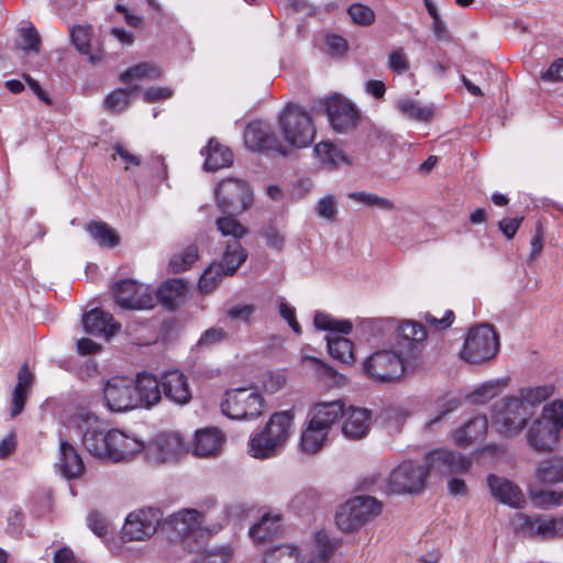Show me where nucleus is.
Wrapping results in <instances>:
<instances>
[{
    "label": "nucleus",
    "mask_w": 563,
    "mask_h": 563,
    "mask_svg": "<svg viewBox=\"0 0 563 563\" xmlns=\"http://www.w3.org/2000/svg\"><path fill=\"white\" fill-rule=\"evenodd\" d=\"M292 416L288 411L272 415L263 431L249 441L252 457H269L284 444L290 428Z\"/></svg>",
    "instance_id": "obj_4"
},
{
    "label": "nucleus",
    "mask_w": 563,
    "mask_h": 563,
    "mask_svg": "<svg viewBox=\"0 0 563 563\" xmlns=\"http://www.w3.org/2000/svg\"><path fill=\"white\" fill-rule=\"evenodd\" d=\"M320 501L316 489H307L297 494L290 501V507L297 512L312 510Z\"/></svg>",
    "instance_id": "obj_51"
},
{
    "label": "nucleus",
    "mask_w": 563,
    "mask_h": 563,
    "mask_svg": "<svg viewBox=\"0 0 563 563\" xmlns=\"http://www.w3.org/2000/svg\"><path fill=\"white\" fill-rule=\"evenodd\" d=\"M278 124L285 142L291 147H308L314 139L316 126L311 115L300 106L289 103L279 114Z\"/></svg>",
    "instance_id": "obj_3"
},
{
    "label": "nucleus",
    "mask_w": 563,
    "mask_h": 563,
    "mask_svg": "<svg viewBox=\"0 0 563 563\" xmlns=\"http://www.w3.org/2000/svg\"><path fill=\"white\" fill-rule=\"evenodd\" d=\"M154 445L163 456H180L188 453L187 444L177 433L158 435Z\"/></svg>",
    "instance_id": "obj_38"
},
{
    "label": "nucleus",
    "mask_w": 563,
    "mask_h": 563,
    "mask_svg": "<svg viewBox=\"0 0 563 563\" xmlns=\"http://www.w3.org/2000/svg\"><path fill=\"white\" fill-rule=\"evenodd\" d=\"M231 555L229 548H214L197 553L190 563H229Z\"/></svg>",
    "instance_id": "obj_52"
},
{
    "label": "nucleus",
    "mask_w": 563,
    "mask_h": 563,
    "mask_svg": "<svg viewBox=\"0 0 563 563\" xmlns=\"http://www.w3.org/2000/svg\"><path fill=\"white\" fill-rule=\"evenodd\" d=\"M161 386L165 397L177 405H186L192 397L191 387L184 373L173 369L161 376Z\"/></svg>",
    "instance_id": "obj_20"
},
{
    "label": "nucleus",
    "mask_w": 563,
    "mask_h": 563,
    "mask_svg": "<svg viewBox=\"0 0 563 563\" xmlns=\"http://www.w3.org/2000/svg\"><path fill=\"white\" fill-rule=\"evenodd\" d=\"M328 430L313 426L310 421L307 429L301 434V449L307 454H316L324 444Z\"/></svg>",
    "instance_id": "obj_39"
},
{
    "label": "nucleus",
    "mask_w": 563,
    "mask_h": 563,
    "mask_svg": "<svg viewBox=\"0 0 563 563\" xmlns=\"http://www.w3.org/2000/svg\"><path fill=\"white\" fill-rule=\"evenodd\" d=\"M417 460H404L396 468L391 471L387 478L386 494H418L426 484L430 465L417 463Z\"/></svg>",
    "instance_id": "obj_6"
},
{
    "label": "nucleus",
    "mask_w": 563,
    "mask_h": 563,
    "mask_svg": "<svg viewBox=\"0 0 563 563\" xmlns=\"http://www.w3.org/2000/svg\"><path fill=\"white\" fill-rule=\"evenodd\" d=\"M162 75V69L154 64L140 63L121 74V81L128 84L135 78L156 79Z\"/></svg>",
    "instance_id": "obj_49"
},
{
    "label": "nucleus",
    "mask_w": 563,
    "mask_h": 563,
    "mask_svg": "<svg viewBox=\"0 0 563 563\" xmlns=\"http://www.w3.org/2000/svg\"><path fill=\"white\" fill-rule=\"evenodd\" d=\"M382 512V504L374 497L355 496L341 505L335 525L343 532H352L374 520Z\"/></svg>",
    "instance_id": "obj_5"
},
{
    "label": "nucleus",
    "mask_w": 563,
    "mask_h": 563,
    "mask_svg": "<svg viewBox=\"0 0 563 563\" xmlns=\"http://www.w3.org/2000/svg\"><path fill=\"white\" fill-rule=\"evenodd\" d=\"M16 46L23 51L38 52L41 38L34 26L21 29L16 38Z\"/></svg>",
    "instance_id": "obj_54"
},
{
    "label": "nucleus",
    "mask_w": 563,
    "mask_h": 563,
    "mask_svg": "<svg viewBox=\"0 0 563 563\" xmlns=\"http://www.w3.org/2000/svg\"><path fill=\"white\" fill-rule=\"evenodd\" d=\"M552 394L553 387L544 385L520 388L518 397L522 399V402L526 404L531 409L532 407L548 399Z\"/></svg>",
    "instance_id": "obj_48"
},
{
    "label": "nucleus",
    "mask_w": 563,
    "mask_h": 563,
    "mask_svg": "<svg viewBox=\"0 0 563 563\" xmlns=\"http://www.w3.org/2000/svg\"><path fill=\"white\" fill-rule=\"evenodd\" d=\"M327 113L332 128L339 133L354 129L358 120L354 106L340 97L327 101Z\"/></svg>",
    "instance_id": "obj_19"
},
{
    "label": "nucleus",
    "mask_w": 563,
    "mask_h": 563,
    "mask_svg": "<svg viewBox=\"0 0 563 563\" xmlns=\"http://www.w3.org/2000/svg\"><path fill=\"white\" fill-rule=\"evenodd\" d=\"M280 531V516L264 515L262 519L254 523L249 534L255 543H265L272 541Z\"/></svg>",
    "instance_id": "obj_32"
},
{
    "label": "nucleus",
    "mask_w": 563,
    "mask_h": 563,
    "mask_svg": "<svg viewBox=\"0 0 563 563\" xmlns=\"http://www.w3.org/2000/svg\"><path fill=\"white\" fill-rule=\"evenodd\" d=\"M316 558L320 563H325L341 544L340 539H331L324 530L314 534Z\"/></svg>",
    "instance_id": "obj_45"
},
{
    "label": "nucleus",
    "mask_w": 563,
    "mask_h": 563,
    "mask_svg": "<svg viewBox=\"0 0 563 563\" xmlns=\"http://www.w3.org/2000/svg\"><path fill=\"white\" fill-rule=\"evenodd\" d=\"M387 66L397 74H404L409 70L410 64L404 48H396L389 53Z\"/></svg>",
    "instance_id": "obj_57"
},
{
    "label": "nucleus",
    "mask_w": 563,
    "mask_h": 563,
    "mask_svg": "<svg viewBox=\"0 0 563 563\" xmlns=\"http://www.w3.org/2000/svg\"><path fill=\"white\" fill-rule=\"evenodd\" d=\"M199 252L197 245H189L184 251L175 254L169 261V268L173 273H181L192 266L198 260Z\"/></svg>",
    "instance_id": "obj_47"
},
{
    "label": "nucleus",
    "mask_w": 563,
    "mask_h": 563,
    "mask_svg": "<svg viewBox=\"0 0 563 563\" xmlns=\"http://www.w3.org/2000/svg\"><path fill=\"white\" fill-rule=\"evenodd\" d=\"M515 528L517 532L530 538L541 537L543 539H551L562 537L563 517L543 519L519 514L516 518Z\"/></svg>",
    "instance_id": "obj_16"
},
{
    "label": "nucleus",
    "mask_w": 563,
    "mask_h": 563,
    "mask_svg": "<svg viewBox=\"0 0 563 563\" xmlns=\"http://www.w3.org/2000/svg\"><path fill=\"white\" fill-rule=\"evenodd\" d=\"M134 397L140 398V407L150 408L162 399L161 379L152 374H139L134 382Z\"/></svg>",
    "instance_id": "obj_27"
},
{
    "label": "nucleus",
    "mask_w": 563,
    "mask_h": 563,
    "mask_svg": "<svg viewBox=\"0 0 563 563\" xmlns=\"http://www.w3.org/2000/svg\"><path fill=\"white\" fill-rule=\"evenodd\" d=\"M540 78L547 82L563 81V58L554 60Z\"/></svg>",
    "instance_id": "obj_63"
},
{
    "label": "nucleus",
    "mask_w": 563,
    "mask_h": 563,
    "mask_svg": "<svg viewBox=\"0 0 563 563\" xmlns=\"http://www.w3.org/2000/svg\"><path fill=\"white\" fill-rule=\"evenodd\" d=\"M233 162L231 150L214 140H210L206 148L205 168L216 172L220 168L228 167Z\"/></svg>",
    "instance_id": "obj_33"
},
{
    "label": "nucleus",
    "mask_w": 563,
    "mask_h": 563,
    "mask_svg": "<svg viewBox=\"0 0 563 563\" xmlns=\"http://www.w3.org/2000/svg\"><path fill=\"white\" fill-rule=\"evenodd\" d=\"M313 323L317 329L331 332L327 335L329 353L344 364H352L353 343L340 335L350 333L352 323L349 320H336L324 312H316Z\"/></svg>",
    "instance_id": "obj_7"
},
{
    "label": "nucleus",
    "mask_w": 563,
    "mask_h": 563,
    "mask_svg": "<svg viewBox=\"0 0 563 563\" xmlns=\"http://www.w3.org/2000/svg\"><path fill=\"white\" fill-rule=\"evenodd\" d=\"M397 108L406 118L420 122H429L434 115V107L422 104L407 97L397 101Z\"/></svg>",
    "instance_id": "obj_37"
},
{
    "label": "nucleus",
    "mask_w": 563,
    "mask_h": 563,
    "mask_svg": "<svg viewBox=\"0 0 563 563\" xmlns=\"http://www.w3.org/2000/svg\"><path fill=\"white\" fill-rule=\"evenodd\" d=\"M344 415V402L341 399L320 401L311 409L310 421L325 430Z\"/></svg>",
    "instance_id": "obj_28"
},
{
    "label": "nucleus",
    "mask_w": 563,
    "mask_h": 563,
    "mask_svg": "<svg viewBox=\"0 0 563 563\" xmlns=\"http://www.w3.org/2000/svg\"><path fill=\"white\" fill-rule=\"evenodd\" d=\"M67 428L81 438L93 457H130L141 453L144 443L119 430L104 432L100 419L89 411H79L68 421Z\"/></svg>",
    "instance_id": "obj_1"
},
{
    "label": "nucleus",
    "mask_w": 563,
    "mask_h": 563,
    "mask_svg": "<svg viewBox=\"0 0 563 563\" xmlns=\"http://www.w3.org/2000/svg\"><path fill=\"white\" fill-rule=\"evenodd\" d=\"M227 442L225 433L216 427L197 430L194 439V453L198 456L218 455Z\"/></svg>",
    "instance_id": "obj_25"
},
{
    "label": "nucleus",
    "mask_w": 563,
    "mask_h": 563,
    "mask_svg": "<svg viewBox=\"0 0 563 563\" xmlns=\"http://www.w3.org/2000/svg\"><path fill=\"white\" fill-rule=\"evenodd\" d=\"M498 349L499 340L494 328L489 324H479L470 329L460 355L470 364H481L490 361Z\"/></svg>",
    "instance_id": "obj_8"
},
{
    "label": "nucleus",
    "mask_w": 563,
    "mask_h": 563,
    "mask_svg": "<svg viewBox=\"0 0 563 563\" xmlns=\"http://www.w3.org/2000/svg\"><path fill=\"white\" fill-rule=\"evenodd\" d=\"M137 89V86H133L128 89H115L107 96L104 100L106 109L117 113L123 112L129 107L131 95L136 92Z\"/></svg>",
    "instance_id": "obj_44"
},
{
    "label": "nucleus",
    "mask_w": 563,
    "mask_h": 563,
    "mask_svg": "<svg viewBox=\"0 0 563 563\" xmlns=\"http://www.w3.org/2000/svg\"><path fill=\"white\" fill-rule=\"evenodd\" d=\"M278 310L280 317L287 321L292 331L299 334L301 332V328L296 319V309L282 298L278 302Z\"/></svg>",
    "instance_id": "obj_59"
},
{
    "label": "nucleus",
    "mask_w": 563,
    "mask_h": 563,
    "mask_svg": "<svg viewBox=\"0 0 563 563\" xmlns=\"http://www.w3.org/2000/svg\"><path fill=\"white\" fill-rule=\"evenodd\" d=\"M343 434L351 440L365 438L372 424V411L366 408L351 406L344 411Z\"/></svg>",
    "instance_id": "obj_24"
},
{
    "label": "nucleus",
    "mask_w": 563,
    "mask_h": 563,
    "mask_svg": "<svg viewBox=\"0 0 563 563\" xmlns=\"http://www.w3.org/2000/svg\"><path fill=\"white\" fill-rule=\"evenodd\" d=\"M490 494L499 503L512 508H521L525 504V496L520 487L511 481L490 474L487 478Z\"/></svg>",
    "instance_id": "obj_22"
},
{
    "label": "nucleus",
    "mask_w": 563,
    "mask_h": 563,
    "mask_svg": "<svg viewBox=\"0 0 563 563\" xmlns=\"http://www.w3.org/2000/svg\"><path fill=\"white\" fill-rule=\"evenodd\" d=\"M113 295L117 305L122 309L146 310L155 306L153 289L133 279L118 282L113 286Z\"/></svg>",
    "instance_id": "obj_14"
},
{
    "label": "nucleus",
    "mask_w": 563,
    "mask_h": 563,
    "mask_svg": "<svg viewBox=\"0 0 563 563\" xmlns=\"http://www.w3.org/2000/svg\"><path fill=\"white\" fill-rule=\"evenodd\" d=\"M300 553L297 547L294 545H279L274 551L266 555L263 563H299ZM309 563H316L311 560Z\"/></svg>",
    "instance_id": "obj_50"
},
{
    "label": "nucleus",
    "mask_w": 563,
    "mask_h": 563,
    "mask_svg": "<svg viewBox=\"0 0 563 563\" xmlns=\"http://www.w3.org/2000/svg\"><path fill=\"white\" fill-rule=\"evenodd\" d=\"M82 324L87 333L106 339L112 338L121 329V324L114 320L112 314L98 308L91 309L82 316Z\"/></svg>",
    "instance_id": "obj_23"
},
{
    "label": "nucleus",
    "mask_w": 563,
    "mask_h": 563,
    "mask_svg": "<svg viewBox=\"0 0 563 563\" xmlns=\"http://www.w3.org/2000/svg\"><path fill=\"white\" fill-rule=\"evenodd\" d=\"M347 13L352 21L360 25H371L375 21L374 11L362 3H353L349 7Z\"/></svg>",
    "instance_id": "obj_56"
},
{
    "label": "nucleus",
    "mask_w": 563,
    "mask_h": 563,
    "mask_svg": "<svg viewBox=\"0 0 563 563\" xmlns=\"http://www.w3.org/2000/svg\"><path fill=\"white\" fill-rule=\"evenodd\" d=\"M89 529L98 537H104L108 532V522L98 511H91L87 517Z\"/></svg>",
    "instance_id": "obj_62"
},
{
    "label": "nucleus",
    "mask_w": 563,
    "mask_h": 563,
    "mask_svg": "<svg viewBox=\"0 0 563 563\" xmlns=\"http://www.w3.org/2000/svg\"><path fill=\"white\" fill-rule=\"evenodd\" d=\"M244 143L253 151H274L287 155L286 146L279 142L269 126L262 122H253L246 126Z\"/></svg>",
    "instance_id": "obj_17"
},
{
    "label": "nucleus",
    "mask_w": 563,
    "mask_h": 563,
    "mask_svg": "<svg viewBox=\"0 0 563 563\" xmlns=\"http://www.w3.org/2000/svg\"><path fill=\"white\" fill-rule=\"evenodd\" d=\"M301 363L303 366L313 371L319 376H330L332 373V368L324 364L321 360L305 353L301 354Z\"/></svg>",
    "instance_id": "obj_61"
},
{
    "label": "nucleus",
    "mask_w": 563,
    "mask_h": 563,
    "mask_svg": "<svg viewBox=\"0 0 563 563\" xmlns=\"http://www.w3.org/2000/svg\"><path fill=\"white\" fill-rule=\"evenodd\" d=\"M238 214L239 213H223V216L216 220L217 230L223 238L228 239L223 251L225 262L231 261V256L234 257V264H231L229 267L231 271L234 266L240 267L247 257L240 240L249 233V230L235 218Z\"/></svg>",
    "instance_id": "obj_13"
},
{
    "label": "nucleus",
    "mask_w": 563,
    "mask_h": 563,
    "mask_svg": "<svg viewBox=\"0 0 563 563\" xmlns=\"http://www.w3.org/2000/svg\"><path fill=\"white\" fill-rule=\"evenodd\" d=\"M508 384V378H500L495 380H489L481 385L474 391L467 395V398L473 404H486L494 397H496L500 389L506 387Z\"/></svg>",
    "instance_id": "obj_40"
},
{
    "label": "nucleus",
    "mask_w": 563,
    "mask_h": 563,
    "mask_svg": "<svg viewBox=\"0 0 563 563\" xmlns=\"http://www.w3.org/2000/svg\"><path fill=\"white\" fill-rule=\"evenodd\" d=\"M162 519V511L155 507L142 508L130 512L120 531V538L106 540L108 550L113 554H118L125 542L148 540L156 532Z\"/></svg>",
    "instance_id": "obj_2"
},
{
    "label": "nucleus",
    "mask_w": 563,
    "mask_h": 563,
    "mask_svg": "<svg viewBox=\"0 0 563 563\" xmlns=\"http://www.w3.org/2000/svg\"><path fill=\"white\" fill-rule=\"evenodd\" d=\"M538 478L544 484L563 482V460H544L538 468Z\"/></svg>",
    "instance_id": "obj_46"
},
{
    "label": "nucleus",
    "mask_w": 563,
    "mask_h": 563,
    "mask_svg": "<svg viewBox=\"0 0 563 563\" xmlns=\"http://www.w3.org/2000/svg\"><path fill=\"white\" fill-rule=\"evenodd\" d=\"M317 213L319 217L328 220L334 219L338 208L336 201L333 196H327L321 198L317 203Z\"/></svg>",
    "instance_id": "obj_60"
},
{
    "label": "nucleus",
    "mask_w": 563,
    "mask_h": 563,
    "mask_svg": "<svg viewBox=\"0 0 563 563\" xmlns=\"http://www.w3.org/2000/svg\"><path fill=\"white\" fill-rule=\"evenodd\" d=\"M405 360L393 350H378L363 362V372L372 380L389 383L402 377Z\"/></svg>",
    "instance_id": "obj_12"
},
{
    "label": "nucleus",
    "mask_w": 563,
    "mask_h": 563,
    "mask_svg": "<svg viewBox=\"0 0 563 563\" xmlns=\"http://www.w3.org/2000/svg\"><path fill=\"white\" fill-rule=\"evenodd\" d=\"M528 443L536 452H551L560 440V434L545 424L536 421L530 428Z\"/></svg>",
    "instance_id": "obj_30"
},
{
    "label": "nucleus",
    "mask_w": 563,
    "mask_h": 563,
    "mask_svg": "<svg viewBox=\"0 0 563 563\" xmlns=\"http://www.w3.org/2000/svg\"><path fill=\"white\" fill-rule=\"evenodd\" d=\"M494 423L508 435L520 432L532 415V410L518 396L504 397L493 408Z\"/></svg>",
    "instance_id": "obj_11"
},
{
    "label": "nucleus",
    "mask_w": 563,
    "mask_h": 563,
    "mask_svg": "<svg viewBox=\"0 0 563 563\" xmlns=\"http://www.w3.org/2000/svg\"><path fill=\"white\" fill-rule=\"evenodd\" d=\"M220 407L222 413L231 419H254L263 412L264 398L254 388H234L224 394Z\"/></svg>",
    "instance_id": "obj_9"
},
{
    "label": "nucleus",
    "mask_w": 563,
    "mask_h": 563,
    "mask_svg": "<svg viewBox=\"0 0 563 563\" xmlns=\"http://www.w3.org/2000/svg\"><path fill=\"white\" fill-rule=\"evenodd\" d=\"M34 376L29 366L24 364L18 373V382L12 393L11 416H19L24 408L27 395L32 388Z\"/></svg>",
    "instance_id": "obj_31"
},
{
    "label": "nucleus",
    "mask_w": 563,
    "mask_h": 563,
    "mask_svg": "<svg viewBox=\"0 0 563 563\" xmlns=\"http://www.w3.org/2000/svg\"><path fill=\"white\" fill-rule=\"evenodd\" d=\"M488 429L486 416H475L451 432V440L456 446L468 448L481 439Z\"/></svg>",
    "instance_id": "obj_26"
},
{
    "label": "nucleus",
    "mask_w": 563,
    "mask_h": 563,
    "mask_svg": "<svg viewBox=\"0 0 563 563\" xmlns=\"http://www.w3.org/2000/svg\"><path fill=\"white\" fill-rule=\"evenodd\" d=\"M134 380L129 377H112L106 383L103 397L111 411L123 412L140 407V398L134 397Z\"/></svg>",
    "instance_id": "obj_15"
},
{
    "label": "nucleus",
    "mask_w": 563,
    "mask_h": 563,
    "mask_svg": "<svg viewBox=\"0 0 563 563\" xmlns=\"http://www.w3.org/2000/svg\"><path fill=\"white\" fill-rule=\"evenodd\" d=\"M313 151L323 166L334 168L340 163L347 162L343 153L328 141L316 144Z\"/></svg>",
    "instance_id": "obj_42"
},
{
    "label": "nucleus",
    "mask_w": 563,
    "mask_h": 563,
    "mask_svg": "<svg viewBox=\"0 0 563 563\" xmlns=\"http://www.w3.org/2000/svg\"><path fill=\"white\" fill-rule=\"evenodd\" d=\"M217 207L222 213H243L253 205L250 185L240 178H227L214 188Z\"/></svg>",
    "instance_id": "obj_10"
},
{
    "label": "nucleus",
    "mask_w": 563,
    "mask_h": 563,
    "mask_svg": "<svg viewBox=\"0 0 563 563\" xmlns=\"http://www.w3.org/2000/svg\"><path fill=\"white\" fill-rule=\"evenodd\" d=\"M228 339V332L222 328H210L206 330L199 341V346H211L214 344H219Z\"/></svg>",
    "instance_id": "obj_58"
},
{
    "label": "nucleus",
    "mask_w": 563,
    "mask_h": 563,
    "mask_svg": "<svg viewBox=\"0 0 563 563\" xmlns=\"http://www.w3.org/2000/svg\"><path fill=\"white\" fill-rule=\"evenodd\" d=\"M85 229L101 247L114 249L120 244V235L106 222L92 221Z\"/></svg>",
    "instance_id": "obj_35"
},
{
    "label": "nucleus",
    "mask_w": 563,
    "mask_h": 563,
    "mask_svg": "<svg viewBox=\"0 0 563 563\" xmlns=\"http://www.w3.org/2000/svg\"><path fill=\"white\" fill-rule=\"evenodd\" d=\"M349 197L357 202H361V203L367 205V206H375L382 210L389 211L395 208V205L393 201H390L386 198L379 197L377 195L369 194V192H364V191L352 192L349 195Z\"/></svg>",
    "instance_id": "obj_55"
},
{
    "label": "nucleus",
    "mask_w": 563,
    "mask_h": 563,
    "mask_svg": "<svg viewBox=\"0 0 563 563\" xmlns=\"http://www.w3.org/2000/svg\"><path fill=\"white\" fill-rule=\"evenodd\" d=\"M424 327L416 321L406 320L398 325V344L408 358H418L427 341Z\"/></svg>",
    "instance_id": "obj_18"
},
{
    "label": "nucleus",
    "mask_w": 563,
    "mask_h": 563,
    "mask_svg": "<svg viewBox=\"0 0 563 563\" xmlns=\"http://www.w3.org/2000/svg\"><path fill=\"white\" fill-rule=\"evenodd\" d=\"M202 523L201 514L191 508H185L170 515L164 522L167 530H170L175 537L187 542L188 538L196 533Z\"/></svg>",
    "instance_id": "obj_21"
},
{
    "label": "nucleus",
    "mask_w": 563,
    "mask_h": 563,
    "mask_svg": "<svg viewBox=\"0 0 563 563\" xmlns=\"http://www.w3.org/2000/svg\"><path fill=\"white\" fill-rule=\"evenodd\" d=\"M233 260L234 257L231 256V261L225 262L224 253H222L219 263L210 264L199 279L198 286L200 291L205 294L211 292L217 288L222 277L233 275L239 268L234 266L232 271L229 269L230 265L234 264Z\"/></svg>",
    "instance_id": "obj_29"
},
{
    "label": "nucleus",
    "mask_w": 563,
    "mask_h": 563,
    "mask_svg": "<svg viewBox=\"0 0 563 563\" xmlns=\"http://www.w3.org/2000/svg\"><path fill=\"white\" fill-rule=\"evenodd\" d=\"M528 495L536 508L549 509L551 507L563 505V492L544 490L530 487L528 489Z\"/></svg>",
    "instance_id": "obj_41"
},
{
    "label": "nucleus",
    "mask_w": 563,
    "mask_h": 563,
    "mask_svg": "<svg viewBox=\"0 0 563 563\" xmlns=\"http://www.w3.org/2000/svg\"><path fill=\"white\" fill-rule=\"evenodd\" d=\"M559 434L563 428V400H554L545 405L541 417L537 420Z\"/></svg>",
    "instance_id": "obj_43"
},
{
    "label": "nucleus",
    "mask_w": 563,
    "mask_h": 563,
    "mask_svg": "<svg viewBox=\"0 0 563 563\" xmlns=\"http://www.w3.org/2000/svg\"><path fill=\"white\" fill-rule=\"evenodd\" d=\"M186 294V284L181 279H169L156 292L157 300L165 307L173 309Z\"/></svg>",
    "instance_id": "obj_36"
},
{
    "label": "nucleus",
    "mask_w": 563,
    "mask_h": 563,
    "mask_svg": "<svg viewBox=\"0 0 563 563\" xmlns=\"http://www.w3.org/2000/svg\"><path fill=\"white\" fill-rule=\"evenodd\" d=\"M70 37L76 49L86 56L91 64H97L102 59V52L97 51L93 53L90 47L91 27L85 25H77L70 29Z\"/></svg>",
    "instance_id": "obj_34"
},
{
    "label": "nucleus",
    "mask_w": 563,
    "mask_h": 563,
    "mask_svg": "<svg viewBox=\"0 0 563 563\" xmlns=\"http://www.w3.org/2000/svg\"><path fill=\"white\" fill-rule=\"evenodd\" d=\"M54 466L55 471L68 481L78 478L85 470L84 460H59Z\"/></svg>",
    "instance_id": "obj_53"
},
{
    "label": "nucleus",
    "mask_w": 563,
    "mask_h": 563,
    "mask_svg": "<svg viewBox=\"0 0 563 563\" xmlns=\"http://www.w3.org/2000/svg\"><path fill=\"white\" fill-rule=\"evenodd\" d=\"M174 95V91L169 87H151L143 93L146 102H155L164 99H169Z\"/></svg>",
    "instance_id": "obj_64"
}]
</instances>
